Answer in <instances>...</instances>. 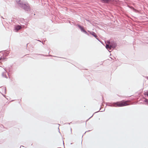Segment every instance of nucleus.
<instances>
[{
  "instance_id": "412c9836",
  "label": "nucleus",
  "mask_w": 148,
  "mask_h": 148,
  "mask_svg": "<svg viewBox=\"0 0 148 148\" xmlns=\"http://www.w3.org/2000/svg\"><path fill=\"white\" fill-rule=\"evenodd\" d=\"M92 116H91L90 118H91V117Z\"/></svg>"
},
{
  "instance_id": "aec40b11",
  "label": "nucleus",
  "mask_w": 148,
  "mask_h": 148,
  "mask_svg": "<svg viewBox=\"0 0 148 148\" xmlns=\"http://www.w3.org/2000/svg\"><path fill=\"white\" fill-rule=\"evenodd\" d=\"M5 90H6V89H5Z\"/></svg>"
},
{
  "instance_id": "f8f14e48",
  "label": "nucleus",
  "mask_w": 148,
  "mask_h": 148,
  "mask_svg": "<svg viewBox=\"0 0 148 148\" xmlns=\"http://www.w3.org/2000/svg\"><path fill=\"white\" fill-rule=\"evenodd\" d=\"M2 75L3 77H5V78H7V76L6 75H4L3 73Z\"/></svg>"
},
{
  "instance_id": "2eb2a0df",
  "label": "nucleus",
  "mask_w": 148,
  "mask_h": 148,
  "mask_svg": "<svg viewBox=\"0 0 148 148\" xmlns=\"http://www.w3.org/2000/svg\"><path fill=\"white\" fill-rule=\"evenodd\" d=\"M99 112V111H97V112H95V113H96V112Z\"/></svg>"
},
{
  "instance_id": "a211bd4d",
  "label": "nucleus",
  "mask_w": 148,
  "mask_h": 148,
  "mask_svg": "<svg viewBox=\"0 0 148 148\" xmlns=\"http://www.w3.org/2000/svg\"><path fill=\"white\" fill-rule=\"evenodd\" d=\"M49 56H51V55H49Z\"/></svg>"
},
{
  "instance_id": "4be33fe9",
  "label": "nucleus",
  "mask_w": 148,
  "mask_h": 148,
  "mask_svg": "<svg viewBox=\"0 0 148 148\" xmlns=\"http://www.w3.org/2000/svg\"><path fill=\"white\" fill-rule=\"evenodd\" d=\"M102 99H103V97H102Z\"/></svg>"
},
{
  "instance_id": "f3484780",
  "label": "nucleus",
  "mask_w": 148,
  "mask_h": 148,
  "mask_svg": "<svg viewBox=\"0 0 148 148\" xmlns=\"http://www.w3.org/2000/svg\"><path fill=\"white\" fill-rule=\"evenodd\" d=\"M21 146H22V147H23V146H21V147H20V148H21Z\"/></svg>"
},
{
  "instance_id": "9d476101",
  "label": "nucleus",
  "mask_w": 148,
  "mask_h": 148,
  "mask_svg": "<svg viewBox=\"0 0 148 148\" xmlns=\"http://www.w3.org/2000/svg\"><path fill=\"white\" fill-rule=\"evenodd\" d=\"M5 59H6V58L4 57H3V58L1 57L0 58V60H2L3 61H4Z\"/></svg>"
},
{
  "instance_id": "7ed1b4c3",
  "label": "nucleus",
  "mask_w": 148,
  "mask_h": 148,
  "mask_svg": "<svg viewBox=\"0 0 148 148\" xmlns=\"http://www.w3.org/2000/svg\"><path fill=\"white\" fill-rule=\"evenodd\" d=\"M88 32H89L90 34L94 36L100 42L99 38L98 37L96 34L94 32H91L90 31L88 30Z\"/></svg>"
},
{
  "instance_id": "20e7f679",
  "label": "nucleus",
  "mask_w": 148,
  "mask_h": 148,
  "mask_svg": "<svg viewBox=\"0 0 148 148\" xmlns=\"http://www.w3.org/2000/svg\"><path fill=\"white\" fill-rule=\"evenodd\" d=\"M108 43L110 45L111 47L114 49L117 46V44L116 43L114 42H110L109 41Z\"/></svg>"
},
{
  "instance_id": "b1692460",
  "label": "nucleus",
  "mask_w": 148,
  "mask_h": 148,
  "mask_svg": "<svg viewBox=\"0 0 148 148\" xmlns=\"http://www.w3.org/2000/svg\"><path fill=\"white\" fill-rule=\"evenodd\" d=\"M147 44H148V42L147 43Z\"/></svg>"
},
{
  "instance_id": "1a4fd4ad",
  "label": "nucleus",
  "mask_w": 148,
  "mask_h": 148,
  "mask_svg": "<svg viewBox=\"0 0 148 148\" xmlns=\"http://www.w3.org/2000/svg\"><path fill=\"white\" fill-rule=\"evenodd\" d=\"M103 1L106 3H108L110 1V0H103Z\"/></svg>"
},
{
  "instance_id": "dca6fc26",
  "label": "nucleus",
  "mask_w": 148,
  "mask_h": 148,
  "mask_svg": "<svg viewBox=\"0 0 148 148\" xmlns=\"http://www.w3.org/2000/svg\"><path fill=\"white\" fill-rule=\"evenodd\" d=\"M90 131V130H89V131H86V132H89V131Z\"/></svg>"
},
{
  "instance_id": "0eeeda50",
  "label": "nucleus",
  "mask_w": 148,
  "mask_h": 148,
  "mask_svg": "<svg viewBox=\"0 0 148 148\" xmlns=\"http://www.w3.org/2000/svg\"><path fill=\"white\" fill-rule=\"evenodd\" d=\"M106 47L107 49H109V50H110L112 49L111 45L109 44V45L106 44Z\"/></svg>"
},
{
  "instance_id": "5701e85b",
  "label": "nucleus",
  "mask_w": 148,
  "mask_h": 148,
  "mask_svg": "<svg viewBox=\"0 0 148 148\" xmlns=\"http://www.w3.org/2000/svg\"><path fill=\"white\" fill-rule=\"evenodd\" d=\"M42 44H44V43H43V42H42Z\"/></svg>"
},
{
  "instance_id": "6e6552de",
  "label": "nucleus",
  "mask_w": 148,
  "mask_h": 148,
  "mask_svg": "<svg viewBox=\"0 0 148 148\" xmlns=\"http://www.w3.org/2000/svg\"><path fill=\"white\" fill-rule=\"evenodd\" d=\"M82 32L84 33L85 34H86L88 36H89V34L85 30H84Z\"/></svg>"
},
{
  "instance_id": "6ab92c4d",
  "label": "nucleus",
  "mask_w": 148,
  "mask_h": 148,
  "mask_svg": "<svg viewBox=\"0 0 148 148\" xmlns=\"http://www.w3.org/2000/svg\"><path fill=\"white\" fill-rule=\"evenodd\" d=\"M63 144L64 145V141H63Z\"/></svg>"
},
{
  "instance_id": "423d86ee",
  "label": "nucleus",
  "mask_w": 148,
  "mask_h": 148,
  "mask_svg": "<svg viewBox=\"0 0 148 148\" xmlns=\"http://www.w3.org/2000/svg\"><path fill=\"white\" fill-rule=\"evenodd\" d=\"M21 28V27L19 25H17L15 27V29L17 31L20 29Z\"/></svg>"
},
{
  "instance_id": "f257e3e1",
  "label": "nucleus",
  "mask_w": 148,
  "mask_h": 148,
  "mask_svg": "<svg viewBox=\"0 0 148 148\" xmlns=\"http://www.w3.org/2000/svg\"><path fill=\"white\" fill-rule=\"evenodd\" d=\"M107 105L110 107H121L129 105L128 104L124 101H122L112 103H107Z\"/></svg>"
},
{
  "instance_id": "ddd939ff",
  "label": "nucleus",
  "mask_w": 148,
  "mask_h": 148,
  "mask_svg": "<svg viewBox=\"0 0 148 148\" xmlns=\"http://www.w3.org/2000/svg\"><path fill=\"white\" fill-rule=\"evenodd\" d=\"M144 95H147V96L148 97V91L146 92H145L144 93Z\"/></svg>"
},
{
  "instance_id": "9b49d317",
  "label": "nucleus",
  "mask_w": 148,
  "mask_h": 148,
  "mask_svg": "<svg viewBox=\"0 0 148 148\" xmlns=\"http://www.w3.org/2000/svg\"><path fill=\"white\" fill-rule=\"evenodd\" d=\"M144 102H146L147 104H148V99H145V100L144 101Z\"/></svg>"
},
{
  "instance_id": "39448f33",
  "label": "nucleus",
  "mask_w": 148,
  "mask_h": 148,
  "mask_svg": "<svg viewBox=\"0 0 148 148\" xmlns=\"http://www.w3.org/2000/svg\"><path fill=\"white\" fill-rule=\"evenodd\" d=\"M77 26L80 29L82 32L84 31L85 30L83 26L78 24L77 25Z\"/></svg>"
},
{
  "instance_id": "4468645a",
  "label": "nucleus",
  "mask_w": 148,
  "mask_h": 148,
  "mask_svg": "<svg viewBox=\"0 0 148 148\" xmlns=\"http://www.w3.org/2000/svg\"><path fill=\"white\" fill-rule=\"evenodd\" d=\"M38 41L40 42H41V41L40 40H38Z\"/></svg>"
},
{
  "instance_id": "f03ea898",
  "label": "nucleus",
  "mask_w": 148,
  "mask_h": 148,
  "mask_svg": "<svg viewBox=\"0 0 148 148\" xmlns=\"http://www.w3.org/2000/svg\"><path fill=\"white\" fill-rule=\"evenodd\" d=\"M18 6L22 8L26 11H29L31 10V8L29 4L27 3H24L20 0L16 1Z\"/></svg>"
}]
</instances>
